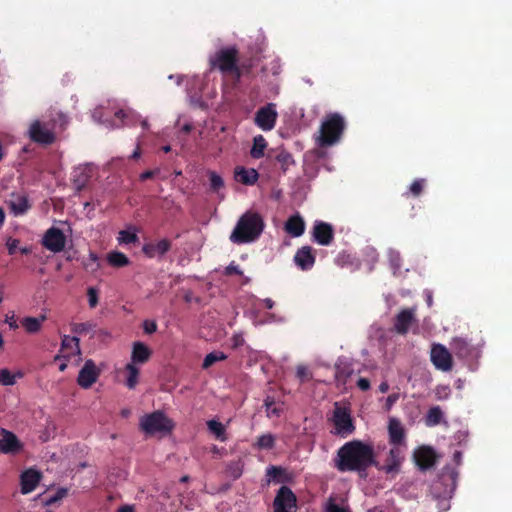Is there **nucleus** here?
Returning a JSON list of instances; mask_svg holds the SVG:
<instances>
[{"label": "nucleus", "instance_id": "obj_1", "mask_svg": "<svg viewBox=\"0 0 512 512\" xmlns=\"http://www.w3.org/2000/svg\"><path fill=\"white\" fill-rule=\"evenodd\" d=\"M378 467L372 445L360 440L346 442L337 450L335 467L340 472H366L371 467Z\"/></svg>", "mask_w": 512, "mask_h": 512}, {"label": "nucleus", "instance_id": "obj_2", "mask_svg": "<svg viewBox=\"0 0 512 512\" xmlns=\"http://www.w3.org/2000/svg\"><path fill=\"white\" fill-rule=\"evenodd\" d=\"M264 226L263 218L258 213L248 211L239 218L230 240L235 244L253 242L259 238Z\"/></svg>", "mask_w": 512, "mask_h": 512}, {"label": "nucleus", "instance_id": "obj_3", "mask_svg": "<svg viewBox=\"0 0 512 512\" xmlns=\"http://www.w3.org/2000/svg\"><path fill=\"white\" fill-rule=\"evenodd\" d=\"M239 51L235 46L221 48L209 58L210 69L219 70L223 75H231L235 81L242 77V67H239Z\"/></svg>", "mask_w": 512, "mask_h": 512}, {"label": "nucleus", "instance_id": "obj_4", "mask_svg": "<svg viewBox=\"0 0 512 512\" xmlns=\"http://www.w3.org/2000/svg\"><path fill=\"white\" fill-rule=\"evenodd\" d=\"M57 123H59L60 129L63 130L68 123V119L64 114L57 113V118L48 122L33 121L28 130L30 139L40 145L47 146L53 144L56 140L55 129Z\"/></svg>", "mask_w": 512, "mask_h": 512}, {"label": "nucleus", "instance_id": "obj_5", "mask_svg": "<svg viewBox=\"0 0 512 512\" xmlns=\"http://www.w3.org/2000/svg\"><path fill=\"white\" fill-rule=\"evenodd\" d=\"M345 129V120L339 113H331L326 116L320 127V135L317 138L320 147H329L337 143Z\"/></svg>", "mask_w": 512, "mask_h": 512}, {"label": "nucleus", "instance_id": "obj_6", "mask_svg": "<svg viewBox=\"0 0 512 512\" xmlns=\"http://www.w3.org/2000/svg\"><path fill=\"white\" fill-rule=\"evenodd\" d=\"M139 425L142 431L150 435L158 432H170L174 427L173 422L161 411L144 415L141 417Z\"/></svg>", "mask_w": 512, "mask_h": 512}, {"label": "nucleus", "instance_id": "obj_7", "mask_svg": "<svg viewBox=\"0 0 512 512\" xmlns=\"http://www.w3.org/2000/svg\"><path fill=\"white\" fill-rule=\"evenodd\" d=\"M331 420L334 425L333 433L338 436L345 438L355 431V425L353 423L350 410L347 407H343L338 403H335Z\"/></svg>", "mask_w": 512, "mask_h": 512}, {"label": "nucleus", "instance_id": "obj_8", "mask_svg": "<svg viewBox=\"0 0 512 512\" xmlns=\"http://www.w3.org/2000/svg\"><path fill=\"white\" fill-rule=\"evenodd\" d=\"M273 512H296L297 497L288 486H281L273 501Z\"/></svg>", "mask_w": 512, "mask_h": 512}, {"label": "nucleus", "instance_id": "obj_9", "mask_svg": "<svg viewBox=\"0 0 512 512\" xmlns=\"http://www.w3.org/2000/svg\"><path fill=\"white\" fill-rule=\"evenodd\" d=\"M277 118L276 104L268 103L255 113L254 122L263 131H271L276 125Z\"/></svg>", "mask_w": 512, "mask_h": 512}, {"label": "nucleus", "instance_id": "obj_10", "mask_svg": "<svg viewBox=\"0 0 512 512\" xmlns=\"http://www.w3.org/2000/svg\"><path fill=\"white\" fill-rule=\"evenodd\" d=\"M405 459L404 451L401 447H392L385 459L383 465L378 463V470L384 471L386 474H398L401 469V465Z\"/></svg>", "mask_w": 512, "mask_h": 512}, {"label": "nucleus", "instance_id": "obj_11", "mask_svg": "<svg viewBox=\"0 0 512 512\" xmlns=\"http://www.w3.org/2000/svg\"><path fill=\"white\" fill-rule=\"evenodd\" d=\"M66 237L61 229L49 228L42 239V245L51 252L58 253L65 248Z\"/></svg>", "mask_w": 512, "mask_h": 512}, {"label": "nucleus", "instance_id": "obj_12", "mask_svg": "<svg viewBox=\"0 0 512 512\" xmlns=\"http://www.w3.org/2000/svg\"><path fill=\"white\" fill-rule=\"evenodd\" d=\"M100 370L95 362L91 359L86 360L83 367L79 371L77 384L84 389L90 388L99 378Z\"/></svg>", "mask_w": 512, "mask_h": 512}, {"label": "nucleus", "instance_id": "obj_13", "mask_svg": "<svg viewBox=\"0 0 512 512\" xmlns=\"http://www.w3.org/2000/svg\"><path fill=\"white\" fill-rule=\"evenodd\" d=\"M431 361L437 369L442 371H450L453 367L451 353L441 344H434L432 346Z\"/></svg>", "mask_w": 512, "mask_h": 512}, {"label": "nucleus", "instance_id": "obj_14", "mask_svg": "<svg viewBox=\"0 0 512 512\" xmlns=\"http://www.w3.org/2000/svg\"><path fill=\"white\" fill-rule=\"evenodd\" d=\"M450 347L455 356L460 359L470 360L478 355L476 347L468 339L463 337L453 338Z\"/></svg>", "mask_w": 512, "mask_h": 512}, {"label": "nucleus", "instance_id": "obj_15", "mask_svg": "<svg viewBox=\"0 0 512 512\" xmlns=\"http://www.w3.org/2000/svg\"><path fill=\"white\" fill-rule=\"evenodd\" d=\"M334 239V229L331 224L315 221L312 229V240L319 245L328 246Z\"/></svg>", "mask_w": 512, "mask_h": 512}, {"label": "nucleus", "instance_id": "obj_16", "mask_svg": "<svg viewBox=\"0 0 512 512\" xmlns=\"http://www.w3.org/2000/svg\"><path fill=\"white\" fill-rule=\"evenodd\" d=\"M23 448L17 436L4 428L0 429V452L4 454H16Z\"/></svg>", "mask_w": 512, "mask_h": 512}, {"label": "nucleus", "instance_id": "obj_17", "mask_svg": "<svg viewBox=\"0 0 512 512\" xmlns=\"http://www.w3.org/2000/svg\"><path fill=\"white\" fill-rule=\"evenodd\" d=\"M172 247V242L169 239H161L157 242L145 243L142 247V252L148 258L163 257Z\"/></svg>", "mask_w": 512, "mask_h": 512}, {"label": "nucleus", "instance_id": "obj_18", "mask_svg": "<svg viewBox=\"0 0 512 512\" xmlns=\"http://www.w3.org/2000/svg\"><path fill=\"white\" fill-rule=\"evenodd\" d=\"M316 261L314 250L311 246L299 248L294 255V262L303 271L310 270Z\"/></svg>", "mask_w": 512, "mask_h": 512}, {"label": "nucleus", "instance_id": "obj_19", "mask_svg": "<svg viewBox=\"0 0 512 512\" xmlns=\"http://www.w3.org/2000/svg\"><path fill=\"white\" fill-rule=\"evenodd\" d=\"M414 460L421 470H427L436 463L435 451L429 446H422L414 452Z\"/></svg>", "mask_w": 512, "mask_h": 512}, {"label": "nucleus", "instance_id": "obj_20", "mask_svg": "<svg viewBox=\"0 0 512 512\" xmlns=\"http://www.w3.org/2000/svg\"><path fill=\"white\" fill-rule=\"evenodd\" d=\"M413 322H415V309H403L395 317L394 329L397 333L404 335L408 332Z\"/></svg>", "mask_w": 512, "mask_h": 512}, {"label": "nucleus", "instance_id": "obj_21", "mask_svg": "<svg viewBox=\"0 0 512 512\" xmlns=\"http://www.w3.org/2000/svg\"><path fill=\"white\" fill-rule=\"evenodd\" d=\"M389 443L394 447H406L405 431L401 422L396 418H391L388 424Z\"/></svg>", "mask_w": 512, "mask_h": 512}, {"label": "nucleus", "instance_id": "obj_22", "mask_svg": "<svg viewBox=\"0 0 512 512\" xmlns=\"http://www.w3.org/2000/svg\"><path fill=\"white\" fill-rule=\"evenodd\" d=\"M21 493L28 494L34 491L41 480V474L34 470L28 469L21 474Z\"/></svg>", "mask_w": 512, "mask_h": 512}, {"label": "nucleus", "instance_id": "obj_23", "mask_svg": "<svg viewBox=\"0 0 512 512\" xmlns=\"http://www.w3.org/2000/svg\"><path fill=\"white\" fill-rule=\"evenodd\" d=\"M91 177L92 169L89 166H78L71 174V180L77 191L84 189Z\"/></svg>", "mask_w": 512, "mask_h": 512}, {"label": "nucleus", "instance_id": "obj_24", "mask_svg": "<svg viewBox=\"0 0 512 512\" xmlns=\"http://www.w3.org/2000/svg\"><path fill=\"white\" fill-rule=\"evenodd\" d=\"M6 203L10 211L15 216L22 215L30 209V204L26 195L12 194Z\"/></svg>", "mask_w": 512, "mask_h": 512}, {"label": "nucleus", "instance_id": "obj_25", "mask_svg": "<svg viewBox=\"0 0 512 512\" xmlns=\"http://www.w3.org/2000/svg\"><path fill=\"white\" fill-rule=\"evenodd\" d=\"M151 355L152 351L146 344L140 341L134 342L131 352L130 364H144L150 359Z\"/></svg>", "mask_w": 512, "mask_h": 512}, {"label": "nucleus", "instance_id": "obj_26", "mask_svg": "<svg viewBox=\"0 0 512 512\" xmlns=\"http://www.w3.org/2000/svg\"><path fill=\"white\" fill-rule=\"evenodd\" d=\"M285 231L292 237H300L305 232V222L297 213L290 216L285 222Z\"/></svg>", "mask_w": 512, "mask_h": 512}, {"label": "nucleus", "instance_id": "obj_27", "mask_svg": "<svg viewBox=\"0 0 512 512\" xmlns=\"http://www.w3.org/2000/svg\"><path fill=\"white\" fill-rule=\"evenodd\" d=\"M258 178L259 174L254 168L237 167L235 169V179L241 184L254 185Z\"/></svg>", "mask_w": 512, "mask_h": 512}, {"label": "nucleus", "instance_id": "obj_28", "mask_svg": "<svg viewBox=\"0 0 512 512\" xmlns=\"http://www.w3.org/2000/svg\"><path fill=\"white\" fill-rule=\"evenodd\" d=\"M45 320V315H41L38 318L28 316L22 319L21 324L27 333L34 334L40 331Z\"/></svg>", "mask_w": 512, "mask_h": 512}, {"label": "nucleus", "instance_id": "obj_29", "mask_svg": "<svg viewBox=\"0 0 512 512\" xmlns=\"http://www.w3.org/2000/svg\"><path fill=\"white\" fill-rule=\"evenodd\" d=\"M108 263L115 268H121L129 265V258L122 252L112 251L107 255Z\"/></svg>", "mask_w": 512, "mask_h": 512}, {"label": "nucleus", "instance_id": "obj_30", "mask_svg": "<svg viewBox=\"0 0 512 512\" xmlns=\"http://www.w3.org/2000/svg\"><path fill=\"white\" fill-rule=\"evenodd\" d=\"M267 147V142L262 135L255 136L253 139V146L250 150V155L254 159H260L264 156V151Z\"/></svg>", "mask_w": 512, "mask_h": 512}, {"label": "nucleus", "instance_id": "obj_31", "mask_svg": "<svg viewBox=\"0 0 512 512\" xmlns=\"http://www.w3.org/2000/svg\"><path fill=\"white\" fill-rule=\"evenodd\" d=\"M125 372L127 373L126 382H125L126 386L129 389H134L136 387V385L138 384V379H139V374H140L139 368H137L136 365H134V364L128 363L125 366Z\"/></svg>", "mask_w": 512, "mask_h": 512}, {"label": "nucleus", "instance_id": "obj_32", "mask_svg": "<svg viewBox=\"0 0 512 512\" xmlns=\"http://www.w3.org/2000/svg\"><path fill=\"white\" fill-rule=\"evenodd\" d=\"M243 461L241 459L231 461L226 464L225 473L228 477L236 480L241 477L243 473Z\"/></svg>", "mask_w": 512, "mask_h": 512}, {"label": "nucleus", "instance_id": "obj_33", "mask_svg": "<svg viewBox=\"0 0 512 512\" xmlns=\"http://www.w3.org/2000/svg\"><path fill=\"white\" fill-rule=\"evenodd\" d=\"M277 163L280 165V169L283 173H286L288 169L295 164L294 158L291 153L286 150H281L275 157Z\"/></svg>", "mask_w": 512, "mask_h": 512}, {"label": "nucleus", "instance_id": "obj_34", "mask_svg": "<svg viewBox=\"0 0 512 512\" xmlns=\"http://www.w3.org/2000/svg\"><path fill=\"white\" fill-rule=\"evenodd\" d=\"M207 427L209 431L215 435V437L224 442L227 440L226 431L224 425L216 420H209L207 422Z\"/></svg>", "mask_w": 512, "mask_h": 512}, {"label": "nucleus", "instance_id": "obj_35", "mask_svg": "<svg viewBox=\"0 0 512 512\" xmlns=\"http://www.w3.org/2000/svg\"><path fill=\"white\" fill-rule=\"evenodd\" d=\"M266 475L269 477V481L277 483L286 481V470L280 466H269Z\"/></svg>", "mask_w": 512, "mask_h": 512}, {"label": "nucleus", "instance_id": "obj_36", "mask_svg": "<svg viewBox=\"0 0 512 512\" xmlns=\"http://www.w3.org/2000/svg\"><path fill=\"white\" fill-rule=\"evenodd\" d=\"M62 350L71 349L70 354H80L79 338L76 336L65 335L62 338Z\"/></svg>", "mask_w": 512, "mask_h": 512}, {"label": "nucleus", "instance_id": "obj_37", "mask_svg": "<svg viewBox=\"0 0 512 512\" xmlns=\"http://www.w3.org/2000/svg\"><path fill=\"white\" fill-rule=\"evenodd\" d=\"M226 359H227V355L224 352H221V351L211 352L205 356L203 363H202V368L208 369L216 362L224 361Z\"/></svg>", "mask_w": 512, "mask_h": 512}, {"label": "nucleus", "instance_id": "obj_38", "mask_svg": "<svg viewBox=\"0 0 512 512\" xmlns=\"http://www.w3.org/2000/svg\"><path fill=\"white\" fill-rule=\"evenodd\" d=\"M443 417V412L439 406L431 407L426 416V424L427 426H436L438 425Z\"/></svg>", "mask_w": 512, "mask_h": 512}, {"label": "nucleus", "instance_id": "obj_39", "mask_svg": "<svg viewBox=\"0 0 512 512\" xmlns=\"http://www.w3.org/2000/svg\"><path fill=\"white\" fill-rule=\"evenodd\" d=\"M256 445L259 449L270 450L275 445V437L270 433L260 435L257 438Z\"/></svg>", "mask_w": 512, "mask_h": 512}, {"label": "nucleus", "instance_id": "obj_40", "mask_svg": "<svg viewBox=\"0 0 512 512\" xmlns=\"http://www.w3.org/2000/svg\"><path fill=\"white\" fill-rule=\"evenodd\" d=\"M118 241L123 244H133L138 241V236L135 232L129 230H121L118 235Z\"/></svg>", "mask_w": 512, "mask_h": 512}, {"label": "nucleus", "instance_id": "obj_41", "mask_svg": "<svg viewBox=\"0 0 512 512\" xmlns=\"http://www.w3.org/2000/svg\"><path fill=\"white\" fill-rule=\"evenodd\" d=\"M16 383V375L12 374L8 369H0V384L3 386H12Z\"/></svg>", "mask_w": 512, "mask_h": 512}, {"label": "nucleus", "instance_id": "obj_42", "mask_svg": "<svg viewBox=\"0 0 512 512\" xmlns=\"http://www.w3.org/2000/svg\"><path fill=\"white\" fill-rule=\"evenodd\" d=\"M325 512H352L351 509L346 506L342 507L335 503L333 497H330L325 504Z\"/></svg>", "mask_w": 512, "mask_h": 512}, {"label": "nucleus", "instance_id": "obj_43", "mask_svg": "<svg viewBox=\"0 0 512 512\" xmlns=\"http://www.w3.org/2000/svg\"><path fill=\"white\" fill-rule=\"evenodd\" d=\"M210 187L213 191H218L224 186V181L220 175L214 171L209 172Z\"/></svg>", "mask_w": 512, "mask_h": 512}, {"label": "nucleus", "instance_id": "obj_44", "mask_svg": "<svg viewBox=\"0 0 512 512\" xmlns=\"http://www.w3.org/2000/svg\"><path fill=\"white\" fill-rule=\"evenodd\" d=\"M94 328V325L90 322L85 323H74L72 325V332L75 334H86Z\"/></svg>", "mask_w": 512, "mask_h": 512}, {"label": "nucleus", "instance_id": "obj_45", "mask_svg": "<svg viewBox=\"0 0 512 512\" xmlns=\"http://www.w3.org/2000/svg\"><path fill=\"white\" fill-rule=\"evenodd\" d=\"M451 395V389L448 385H438L435 388V397L437 400H446Z\"/></svg>", "mask_w": 512, "mask_h": 512}, {"label": "nucleus", "instance_id": "obj_46", "mask_svg": "<svg viewBox=\"0 0 512 512\" xmlns=\"http://www.w3.org/2000/svg\"><path fill=\"white\" fill-rule=\"evenodd\" d=\"M424 184H425V180L424 179H416V180H414L412 182V184L410 185V188H409L410 193L413 196L418 197L422 193V191H423Z\"/></svg>", "mask_w": 512, "mask_h": 512}, {"label": "nucleus", "instance_id": "obj_47", "mask_svg": "<svg viewBox=\"0 0 512 512\" xmlns=\"http://www.w3.org/2000/svg\"><path fill=\"white\" fill-rule=\"evenodd\" d=\"M88 303L90 308H95L99 302L98 290L95 287L87 289Z\"/></svg>", "mask_w": 512, "mask_h": 512}, {"label": "nucleus", "instance_id": "obj_48", "mask_svg": "<svg viewBox=\"0 0 512 512\" xmlns=\"http://www.w3.org/2000/svg\"><path fill=\"white\" fill-rule=\"evenodd\" d=\"M352 369L348 366L339 367L336 372V379L338 381H342L343 383L347 382V379L351 376Z\"/></svg>", "mask_w": 512, "mask_h": 512}, {"label": "nucleus", "instance_id": "obj_49", "mask_svg": "<svg viewBox=\"0 0 512 512\" xmlns=\"http://www.w3.org/2000/svg\"><path fill=\"white\" fill-rule=\"evenodd\" d=\"M296 376L301 383L311 379V374L305 366L299 365L296 370Z\"/></svg>", "mask_w": 512, "mask_h": 512}, {"label": "nucleus", "instance_id": "obj_50", "mask_svg": "<svg viewBox=\"0 0 512 512\" xmlns=\"http://www.w3.org/2000/svg\"><path fill=\"white\" fill-rule=\"evenodd\" d=\"M224 274L226 276H231V275H243V271L240 269L239 265H237L234 261H232L226 268H225V271H224Z\"/></svg>", "mask_w": 512, "mask_h": 512}, {"label": "nucleus", "instance_id": "obj_51", "mask_svg": "<svg viewBox=\"0 0 512 512\" xmlns=\"http://www.w3.org/2000/svg\"><path fill=\"white\" fill-rule=\"evenodd\" d=\"M264 404L266 406V411H267L268 415L273 414V415L278 416L280 414V410L277 409L276 407H273V405H274L273 398L267 397L264 401Z\"/></svg>", "mask_w": 512, "mask_h": 512}, {"label": "nucleus", "instance_id": "obj_52", "mask_svg": "<svg viewBox=\"0 0 512 512\" xmlns=\"http://www.w3.org/2000/svg\"><path fill=\"white\" fill-rule=\"evenodd\" d=\"M142 326L146 334H152L157 331V323L154 320H144Z\"/></svg>", "mask_w": 512, "mask_h": 512}, {"label": "nucleus", "instance_id": "obj_53", "mask_svg": "<svg viewBox=\"0 0 512 512\" xmlns=\"http://www.w3.org/2000/svg\"><path fill=\"white\" fill-rule=\"evenodd\" d=\"M20 241L18 239H15V238H8L7 242H6V246H7V250H8V254L9 255H13L15 254L17 248H18V245H19Z\"/></svg>", "mask_w": 512, "mask_h": 512}, {"label": "nucleus", "instance_id": "obj_54", "mask_svg": "<svg viewBox=\"0 0 512 512\" xmlns=\"http://www.w3.org/2000/svg\"><path fill=\"white\" fill-rule=\"evenodd\" d=\"M398 399H399V394H397V393L390 394L386 398L384 409L386 411H389L392 408V406L398 401Z\"/></svg>", "mask_w": 512, "mask_h": 512}, {"label": "nucleus", "instance_id": "obj_55", "mask_svg": "<svg viewBox=\"0 0 512 512\" xmlns=\"http://www.w3.org/2000/svg\"><path fill=\"white\" fill-rule=\"evenodd\" d=\"M66 494H67V489H64V488L58 489V491L53 496L50 497V499L48 500V503L49 504L55 503L58 500L65 497Z\"/></svg>", "mask_w": 512, "mask_h": 512}, {"label": "nucleus", "instance_id": "obj_56", "mask_svg": "<svg viewBox=\"0 0 512 512\" xmlns=\"http://www.w3.org/2000/svg\"><path fill=\"white\" fill-rule=\"evenodd\" d=\"M130 114H131L130 112H126L124 110H118L117 112H115V117L117 119H120L123 122V125H128L127 120L129 119Z\"/></svg>", "mask_w": 512, "mask_h": 512}, {"label": "nucleus", "instance_id": "obj_57", "mask_svg": "<svg viewBox=\"0 0 512 512\" xmlns=\"http://www.w3.org/2000/svg\"><path fill=\"white\" fill-rule=\"evenodd\" d=\"M158 173H159V169L147 170V171H144L143 173H141L139 177H140L141 181H146L148 179L153 178Z\"/></svg>", "mask_w": 512, "mask_h": 512}, {"label": "nucleus", "instance_id": "obj_58", "mask_svg": "<svg viewBox=\"0 0 512 512\" xmlns=\"http://www.w3.org/2000/svg\"><path fill=\"white\" fill-rule=\"evenodd\" d=\"M357 387L362 391H367L370 389V381L367 378H359Z\"/></svg>", "mask_w": 512, "mask_h": 512}, {"label": "nucleus", "instance_id": "obj_59", "mask_svg": "<svg viewBox=\"0 0 512 512\" xmlns=\"http://www.w3.org/2000/svg\"><path fill=\"white\" fill-rule=\"evenodd\" d=\"M5 322L8 323L9 327L13 330L18 328V324L17 321L15 320L14 314H12L11 316L7 315Z\"/></svg>", "mask_w": 512, "mask_h": 512}, {"label": "nucleus", "instance_id": "obj_60", "mask_svg": "<svg viewBox=\"0 0 512 512\" xmlns=\"http://www.w3.org/2000/svg\"><path fill=\"white\" fill-rule=\"evenodd\" d=\"M117 512H134V506L133 505L120 506L118 508Z\"/></svg>", "mask_w": 512, "mask_h": 512}, {"label": "nucleus", "instance_id": "obj_61", "mask_svg": "<svg viewBox=\"0 0 512 512\" xmlns=\"http://www.w3.org/2000/svg\"><path fill=\"white\" fill-rule=\"evenodd\" d=\"M239 67H242V76L245 74V73H249L251 68H252V64L251 63H241L239 65Z\"/></svg>", "mask_w": 512, "mask_h": 512}, {"label": "nucleus", "instance_id": "obj_62", "mask_svg": "<svg viewBox=\"0 0 512 512\" xmlns=\"http://www.w3.org/2000/svg\"><path fill=\"white\" fill-rule=\"evenodd\" d=\"M265 308L272 309L274 307V301L271 298H265L263 300Z\"/></svg>", "mask_w": 512, "mask_h": 512}, {"label": "nucleus", "instance_id": "obj_63", "mask_svg": "<svg viewBox=\"0 0 512 512\" xmlns=\"http://www.w3.org/2000/svg\"><path fill=\"white\" fill-rule=\"evenodd\" d=\"M389 390V385L386 381L382 382L380 385H379V391L381 393H386L387 391Z\"/></svg>", "mask_w": 512, "mask_h": 512}, {"label": "nucleus", "instance_id": "obj_64", "mask_svg": "<svg viewBox=\"0 0 512 512\" xmlns=\"http://www.w3.org/2000/svg\"><path fill=\"white\" fill-rule=\"evenodd\" d=\"M140 155H141V150H140V145L138 144L136 149L132 153L131 158L132 159H138L140 157Z\"/></svg>", "mask_w": 512, "mask_h": 512}]
</instances>
